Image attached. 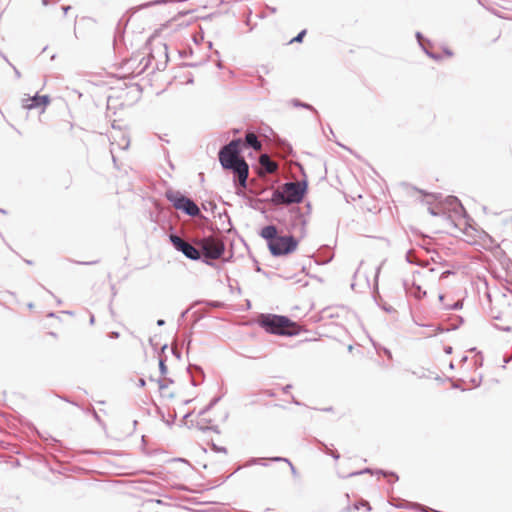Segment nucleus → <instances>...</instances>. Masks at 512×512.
<instances>
[{
	"mask_svg": "<svg viewBox=\"0 0 512 512\" xmlns=\"http://www.w3.org/2000/svg\"><path fill=\"white\" fill-rule=\"evenodd\" d=\"M428 212L433 216H438L442 212V208L439 207H429Z\"/></svg>",
	"mask_w": 512,
	"mask_h": 512,
	"instance_id": "nucleus-35",
	"label": "nucleus"
},
{
	"mask_svg": "<svg viewBox=\"0 0 512 512\" xmlns=\"http://www.w3.org/2000/svg\"><path fill=\"white\" fill-rule=\"evenodd\" d=\"M403 287L407 294L415 297L416 299H422L426 296V291L422 290L421 286L414 281L409 283L407 280H404Z\"/></svg>",
	"mask_w": 512,
	"mask_h": 512,
	"instance_id": "nucleus-15",
	"label": "nucleus"
},
{
	"mask_svg": "<svg viewBox=\"0 0 512 512\" xmlns=\"http://www.w3.org/2000/svg\"><path fill=\"white\" fill-rule=\"evenodd\" d=\"M483 364V357H482V353L481 352H478L476 357H475V365L476 366H482Z\"/></svg>",
	"mask_w": 512,
	"mask_h": 512,
	"instance_id": "nucleus-37",
	"label": "nucleus"
},
{
	"mask_svg": "<svg viewBox=\"0 0 512 512\" xmlns=\"http://www.w3.org/2000/svg\"><path fill=\"white\" fill-rule=\"evenodd\" d=\"M208 445L210 446L211 450L216 452V453L227 454V448L224 447V446H219V445L215 444L213 441H210L208 443Z\"/></svg>",
	"mask_w": 512,
	"mask_h": 512,
	"instance_id": "nucleus-25",
	"label": "nucleus"
},
{
	"mask_svg": "<svg viewBox=\"0 0 512 512\" xmlns=\"http://www.w3.org/2000/svg\"><path fill=\"white\" fill-rule=\"evenodd\" d=\"M452 351H453V348H452L451 346H445V347H444V352H445L446 354H448V355H449V354H451V353H452Z\"/></svg>",
	"mask_w": 512,
	"mask_h": 512,
	"instance_id": "nucleus-52",
	"label": "nucleus"
},
{
	"mask_svg": "<svg viewBox=\"0 0 512 512\" xmlns=\"http://www.w3.org/2000/svg\"><path fill=\"white\" fill-rule=\"evenodd\" d=\"M291 104L296 108H303L312 111L318 116V111L309 103L303 102L297 98L291 100Z\"/></svg>",
	"mask_w": 512,
	"mask_h": 512,
	"instance_id": "nucleus-20",
	"label": "nucleus"
},
{
	"mask_svg": "<svg viewBox=\"0 0 512 512\" xmlns=\"http://www.w3.org/2000/svg\"><path fill=\"white\" fill-rule=\"evenodd\" d=\"M162 48H163V52L165 54L166 59H168V47H167V45L163 44Z\"/></svg>",
	"mask_w": 512,
	"mask_h": 512,
	"instance_id": "nucleus-54",
	"label": "nucleus"
},
{
	"mask_svg": "<svg viewBox=\"0 0 512 512\" xmlns=\"http://www.w3.org/2000/svg\"><path fill=\"white\" fill-rule=\"evenodd\" d=\"M268 460L271 462H285L289 465L292 475L294 477H296L298 475L295 466L292 464V462L288 458L275 456V457L269 458Z\"/></svg>",
	"mask_w": 512,
	"mask_h": 512,
	"instance_id": "nucleus-21",
	"label": "nucleus"
},
{
	"mask_svg": "<svg viewBox=\"0 0 512 512\" xmlns=\"http://www.w3.org/2000/svg\"><path fill=\"white\" fill-rule=\"evenodd\" d=\"M462 307H463V303L461 301H456L451 305H445L443 308L445 310L450 311V310H460V309H462Z\"/></svg>",
	"mask_w": 512,
	"mask_h": 512,
	"instance_id": "nucleus-29",
	"label": "nucleus"
},
{
	"mask_svg": "<svg viewBox=\"0 0 512 512\" xmlns=\"http://www.w3.org/2000/svg\"><path fill=\"white\" fill-rule=\"evenodd\" d=\"M168 345L164 344L161 348L162 354L159 356V372L162 376H165L168 373V367L166 365L167 356L165 355V350Z\"/></svg>",
	"mask_w": 512,
	"mask_h": 512,
	"instance_id": "nucleus-19",
	"label": "nucleus"
},
{
	"mask_svg": "<svg viewBox=\"0 0 512 512\" xmlns=\"http://www.w3.org/2000/svg\"><path fill=\"white\" fill-rule=\"evenodd\" d=\"M166 199L173 205V207L182 213L190 216L196 217L200 215V209L198 205L178 190L168 189L165 192Z\"/></svg>",
	"mask_w": 512,
	"mask_h": 512,
	"instance_id": "nucleus-7",
	"label": "nucleus"
},
{
	"mask_svg": "<svg viewBox=\"0 0 512 512\" xmlns=\"http://www.w3.org/2000/svg\"><path fill=\"white\" fill-rule=\"evenodd\" d=\"M511 360V357H508V356H504V364H507L509 363ZM503 368H505V365H503Z\"/></svg>",
	"mask_w": 512,
	"mask_h": 512,
	"instance_id": "nucleus-61",
	"label": "nucleus"
},
{
	"mask_svg": "<svg viewBox=\"0 0 512 512\" xmlns=\"http://www.w3.org/2000/svg\"><path fill=\"white\" fill-rule=\"evenodd\" d=\"M373 298L376 302V304L385 312L387 313H393L396 312V310L382 299V297L379 294L378 291V284H374V292H373Z\"/></svg>",
	"mask_w": 512,
	"mask_h": 512,
	"instance_id": "nucleus-18",
	"label": "nucleus"
},
{
	"mask_svg": "<svg viewBox=\"0 0 512 512\" xmlns=\"http://www.w3.org/2000/svg\"><path fill=\"white\" fill-rule=\"evenodd\" d=\"M389 503L395 508L412 509L421 512H435V510L430 507L423 506L419 503L408 502L400 497H392Z\"/></svg>",
	"mask_w": 512,
	"mask_h": 512,
	"instance_id": "nucleus-11",
	"label": "nucleus"
},
{
	"mask_svg": "<svg viewBox=\"0 0 512 512\" xmlns=\"http://www.w3.org/2000/svg\"><path fill=\"white\" fill-rule=\"evenodd\" d=\"M187 372L190 375L191 384L193 386L196 387L204 381L205 373L201 366L196 364H189L187 367Z\"/></svg>",
	"mask_w": 512,
	"mask_h": 512,
	"instance_id": "nucleus-14",
	"label": "nucleus"
},
{
	"mask_svg": "<svg viewBox=\"0 0 512 512\" xmlns=\"http://www.w3.org/2000/svg\"><path fill=\"white\" fill-rule=\"evenodd\" d=\"M383 264H385V261H382V264H380V265L376 268L375 284H378V277H379L380 270H381V267H382V265H383Z\"/></svg>",
	"mask_w": 512,
	"mask_h": 512,
	"instance_id": "nucleus-39",
	"label": "nucleus"
},
{
	"mask_svg": "<svg viewBox=\"0 0 512 512\" xmlns=\"http://www.w3.org/2000/svg\"><path fill=\"white\" fill-rule=\"evenodd\" d=\"M457 319H458V324L453 325L451 329H444L443 327L439 326V327L437 328V332H438V333H443L444 331H449V330H456V329H458V328H459V326L464 322V320H463V318H462L461 316H458V317H457Z\"/></svg>",
	"mask_w": 512,
	"mask_h": 512,
	"instance_id": "nucleus-28",
	"label": "nucleus"
},
{
	"mask_svg": "<svg viewBox=\"0 0 512 512\" xmlns=\"http://www.w3.org/2000/svg\"><path fill=\"white\" fill-rule=\"evenodd\" d=\"M306 34H307V30L306 29L301 30L295 37H293L289 41V44L303 42V39L306 36Z\"/></svg>",
	"mask_w": 512,
	"mask_h": 512,
	"instance_id": "nucleus-24",
	"label": "nucleus"
},
{
	"mask_svg": "<svg viewBox=\"0 0 512 512\" xmlns=\"http://www.w3.org/2000/svg\"><path fill=\"white\" fill-rule=\"evenodd\" d=\"M292 403L296 404V405H301L302 403L300 401H298L294 396H292Z\"/></svg>",
	"mask_w": 512,
	"mask_h": 512,
	"instance_id": "nucleus-60",
	"label": "nucleus"
},
{
	"mask_svg": "<svg viewBox=\"0 0 512 512\" xmlns=\"http://www.w3.org/2000/svg\"><path fill=\"white\" fill-rule=\"evenodd\" d=\"M159 390H164L168 387L169 384H173L174 380L172 378L166 377L165 379L157 380Z\"/></svg>",
	"mask_w": 512,
	"mask_h": 512,
	"instance_id": "nucleus-23",
	"label": "nucleus"
},
{
	"mask_svg": "<svg viewBox=\"0 0 512 512\" xmlns=\"http://www.w3.org/2000/svg\"><path fill=\"white\" fill-rule=\"evenodd\" d=\"M361 507H365L367 511L371 510V506H370L369 502H367V501H360V502L354 503L355 510H359Z\"/></svg>",
	"mask_w": 512,
	"mask_h": 512,
	"instance_id": "nucleus-32",
	"label": "nucleus"
},
{
	"mask_svg": "<svg viewBox=\"0 0 512 512\" xmlns=\"http://www.w3.org/2000/svg\"><path fill=\"white\" fill-rule=\"evenodd\" d=\"M308 191L306 179L301 182H285L281 189L273 190L268 202L274 206L283 204H298L302 202Z\"/></svg>",
	"mask_w": 512,
	"mask_h": 512,
	"instance_id": "nucleus-5",
	"label": "nucleus"
},
{
	"mask_svg": "<svg viewBox=\"0 0 512 512\" xmlns=\"http://www.w3.org/2000/svg\"><path fill=\"white\" fill-rule=\"evenodd\" d=\"M80 265H94L99 263V260H93V261H79L77 262Z\"/></svg>",
	"mask_w": 512,
	"mask_h": 512,
	"instance_id": "nucleus-40",
	"label": "nucleus"
},
{
	"mask_svg": "<svg viewBox=\"0 0 512 512\" xmlns=\"http://www.w3.org/2000/svg\"><path fill=\"white\" fill-rule=\"evenodd\" d=\"M50 102L51 99L49 95H39L36 93L34 96L23 100V108L27 110L41 109V112H44Z\"/></svg>",
	"mask_w": 512,
	"mask_h": 512,
	"instance_id": "nucleus-10",
	"label": "nucleus"
},
{
	"mask_svg": "<svg viewBox=\"0 0 512 512\" xmlns=\"http://www.w3.org/2000/svg\"><path fill=\"white\" fill-rule=\"evenodd\" d=\"M329 455L335 460L340 458V454L337 451H330Z\"/></svg>",
	"mask_w": 512,
	"mask_h": 512,
	"instance_id": "nucleus-44",
	"label": "nucleus"
},
{
	"mask_svg": "<svg viewBox=\"0 0 512 512\" xmlns=\"http://www.w3.org/2000/svg\"><path fill=\"white\" fill-rule=\"evenodd\" d=\"M145 385H146V381H145V379L140 378V379L138 380V386H139V387H144Z\"/></svg>",
	"mask_w": 512,
	"mask_h": 512,
	"instance_id": "nucleus-53",
	"label": "nucleus"
},
{
	"mask_svg": "<svg viewBox=\"0 0 512 512\" xmlns=\"http://www.w3.org/2000/svg\"><path fill=\"white\" fill-rule=\"evenodd\" d=\"M415 37H416L420 47H423L425 45V43L430 45V40L424 38V36L421 32H416Z\"/></svg>",
	"mask_w": 512,
	"mask_h": 512,
	"instance_id": "nucleus-30",
	"label": "nucleus"
},
{
	"mask_svg": "<svg viewBox=\"0 0 512 512\" xmlns=\"http://www.w3.org/2000/svg\"><path fill=\"white\" fill-rule=\"evenodd\" d=\"M191 342H192V338H191V334L188 336V339H187V351L189 350L190 348V345H191Z\"/></svg>",
	"mask_w": 512,
	"mask_h": 512,
	"instance_id": "nucleus-57",
	"label": "nucleus"
},
{
	"mask_svg": "<svg viewBox=\"0 0 512 512\" xmlns=\"http://www.w3.org/2000/svg\"><path fill=\"white\" fill-rule=\"evenodd\" d=\"M305 208V212L298 206H292L285 211L280 210L274 219L282 227V231H286L289 235L298 232V239H303L306 236L307 215L311 213V204L308 202Z\"/></svg>",
	"mask_w": 512,
	"mask_h": 512,
	"instance_id": "nucleus-3",
	"label": "nucleus"
},
{
	"mask_svg": "<svg viewBox=\"0 0 512 512\" xmlns=\"http://www.w3.org/2000/svg\"><path fill=\"white\" fill-rule=\"evenodd\" d=\"M405 260L409 263V264H414V265H417V266H422V264L420 262H418L416 260V258L413 257L412 255V250H408L406 255H405Z\"/></svg>",
	"mask_w": 512,
	"mask_h": 512,
	"instance_id": "nucleus-27",
	"label": "nucleus"
},
{
	"mask_svg": "<svg viewBox=\"0 0 512 512\" xmlns=\"http://www.w3.org/2000/svg\"><path fill=\"white\" fill-rule=\"evenodd\" d=\"M362 474H378V475H382L384 477H392L394 482L399 480L398 474L394 471H386L383 469H372L369 467L364 468L359 471L350 472L347 475H344L342 477L348 478V477H354V476H358V475H362Z\"/></svg>",
	"mask_w": 512,
	"mask_h": 512,
	"instance_id": "nucleus-12",
	"label": "nucleus"
},
{
	"mask_svg": "<svg viewBox=\"0 0 512 512\" xmlns=\"http://www.w3.org/2000/svg\"><path fill=\"white\" fill-rule=\"evenodd\" d=\"M10 66L13 68L16 78L19 79L21 77L20 71L13 64H10Z\"/></svg>",
	"mask_w": 512,
	"mask_h": 512,
	"instance_id": "nucleus-48",
	"label": "nucleus"
},
{
	"mask_svg": "<svg viewBox=\"0 0 512 512\" xmlns=\"http://www.w3.org/2000/svg\"><path fill=\"white\" fill-rule=\"evenodd\" d=\"M209 431H213V432H215L217 434H220V432H221L217 425H210L209 426Z\"/></svg>",
	"mask_w": 512,
	"mask_h": 512,
	"instance_id": "nucleus-43",
	"label": "nucleus"
},
{
	"mask_svg": "<svg viewBox=\"0 0 512 512\" xmlns=\"http://www.w3.org/2000/svg\"><path fill=\"white\" fill-rule=\"evenodd\" d=\"M195 246L201 253L199 261L211 267H215V260L221 258L226 250L224 242L212 234L197 238Z\"/></svg>",
	"mask_w": 512,
	"mask_h": 512,
	"instance_id": "nucleus-6",
	"label": "nucleus"
},
{
	"mask_svg": "<svg viewBox=\"0 0 512 512\" xmlns=\"http://www.w3.org/2000/svg\"><path fill=\"white\" fill-rule=\"evenodd\" d=\"M109 336L113 339H116L120 336V334L117 331H112V332H110Z\"/></svg>",
	"mask_w": 512,
	"mask_h": 512,
	"instance_id": "nucleus-50",
	"label": "nucleus"
},
{
	"mask_svg": "<svg viewBox=\"0 0 512 512\" xmlns=\"http://www.w3.org/2000/svg\"><path fill=\"white\" fill-rule=\"evenodd\" d=\"M265 460H266L265 458H251L249 460L248 465L259 464V465L267 466L268 464L265 462Z\"/></svg>",
	"mask_w": 512,
	"mask_h": 512,
	"instance_id": "nucleus-33",
	"label": "nucleus"
},
{
	"mask_svg": "<svg viewBox=\"0 0 512 512\" xmlns=\"http://www.w3.org/2000/svg\"><path fill=\"white\" fill-rule=\"evenodd\" d=\"M453 274V271L451 270H445L441 273L440 275V279H445L447 278L449 275Z\"/></svg>",
	"mask_w": 512,
	"mask_h": 512,
	"instance_id": "nucleus-41",
	"label": "nucleus"
},
{
	"mask_svg": "<svg viewBox=\"0 0 512 512\" xmlns=\"http://www.w3.org/2000/svg\"><path fill=\"white\" fill-rule=\"evenodd\" d=\"M320 445H321L320 446V450L322 452H324L325 454L329 455L330 450H329L328 446L325 443H323V442H321Z\"/></svg>",
	"mask_w": 512,
	"mask_h": 512,
	"instance_id": "nucleus-38",
	"label": "nucleus"
},
{
	"mask_svg": "<svg viewBox=\"0 0 512 512\" xmlns=\"http://www.w3.org/2000/svg\"><path fill=\"white\" fill-rule=\"evenodd\" d=\"M164 324H165V320H163V319H158L157 320V325L158 326H163Z\"/></svg>",
	"mask_w": 512,
	"mask_h": 512,
	"instance_id": "nucleus-63",
	"label": "nucleus"
},
{
	"mask_svg": "<svg viewBox=\"0 0 512 512\" xmlns=\"http://www.w3.org/2000/svg\"><path fill=\"white\" fill-rule=\"evenodd\" d=\"M163 3H166V1L165 0H155L153 2L148 3L146 6L159 5V4H163Z\"/></svg>",
	"mask_w": 512,
	"mask_h": 512,
	"instance_id": "nucleus-45",
	"label": "nucleus"
},
{
	"mask_svg": "<svg viewBox=\"0 0 512 512\" xmlns=\"http://www.w3.org/2000/svg\"><path fill=\"white\" fill-rule=\"evenodd\" d=\"M92 413H93V417H94V419H95L97 422L101 423V422H102V421H101V418H100V416L98 415V413L95 411V409H94V408H92Z\"/></svg>",
	"mask_w": 512,
	"mask_h": 512,
	"instance_id": "nucleus-47",
	"label": "nucleus"
},
{
	"mask_svg": "<svg viewBox=\"0 0 512 512\" xmlns=\"http://www.w3.org/2000/svg\"><path fill=\"white\" fill-rule=\"evenodd\" d=\"M240 140H231L222 146L218 152L219 162L224 170H229L237 175L235 185L245 188L249 176V165L239 157Z\"/></svg>",
	"mask_w": 512,
	"mask_h": 512,
	"instance_id": "nucleus-1",
	"label": "nucleus"
},
{
	"mask_svg": "<svg viewBox=\"0 0 512 512\" xmlns=\"http://www.w3.org/2000/svg\"><path fill=\"white\" fill-rule=\"evenodd\" d=\"M422 50L424 51V53L431 59H434L436 61L438 60H441L442 59V56L440 54H437V53H434L432 51H430L426 45H424L423 47H421Z\"/></svg>",
	"mask_w": 512,
	"mask_h": 512,
	"instance_id": "nucleus-26",
	"label": "nucleus"
},
{
	"mask_svg": "<svg viewBox=\"0 0 512 512\" xmlns=\"http://www.w3.org/2000/svg\"><path fill=\"white\" fill-rule=\"evenodd\" d=\"M205 304L208 306V307H211V308H221L223 307V303L220 302V301H205Z\"/></svg>",
	"mask_w": 512,
	"mask_h": 512,
	"instance_id": "nucleus-34",
	"label": "nucleus"
},
{
	"mask_svg": "<svg viewBox=\"0 0 512 512\" xmlns=\"http://www.w3.org/2000/svg\"><path fill=\"white\" fill-rule=\"evenodd\" d=\"M200 65L199 63H184L183 66L185 67H196Z\"/></svg>",
	"mask_w": 512,
	"mask_h": 512,
	"instance_id": "nucleus-55",
	"label": "nucleus"
},
{
	"mask_svg": "<svg viewBox=\"0 0 512 512\" xmlns=\"http://www.w3.org/2000/svg\"><path fill=\"white\" fill-rule=\"evenodd\" d=\"M258 324L269 334L295 336L300 333V325L284 315L261 314Z\"/></svg>",
	"mask_w": 512,
	"mask_h": 512,
	"instance_id": "nucleus-4",
	"label": "nucleus"
},
{
	"mask_svg": "<svg viewBox=\"0 0 512 512\" xmlns=\"http://www.w3.org/2000/svg\"><path fill=\"white\" fill-rule=\"evenodd\" d=\"M233 140H240V147H239V155L245 150V149H252L255 151L261 150L262 143L259 140L256 133L248 129L245 132L244 138H234Z\"/></svg>",
	"mask_w": 512,
	"mask_h": 512,
	"instance_id": "nucleus-9",
	"label": "nucleus"
},
{
	"mask_svg": "<svg viewBox=\"0 0 512 512\" xmlns=\"http://www.w3.org/2000/svg\"><path fill=\"white\" fill-rule=\"evenodd\" d=\"M291 389H292V385H291V384H287V385H285V386L282 388L283 392H284V393H286V394H287V393H289V391H290Z\"/></svg>",
	"mask_w": 512,
	"mask_h": 512,
	"instance_id": "nucleus-49",
	"label": "nucleus"
},
{
	"mask_svg": "<svg viewBox=\"0 0 512 512\" xmlns=\"http://www.w3.org/2000/svg\"><path fill=\"white\" fill-rule=\"evenodd\" d=\"M446 203L455 214L460 215L462 217L468 216L464 206L456 196L446 197Z\"/></svg>",
	"mask_w": 512,
	"mask_h": 512,
	"instance_id": "nucleus-16",
	"label": "nucleus"
},
{
	"mask_svg": "<svg viewBox=\"0 0 512 512\" xmlns=\"http://www.w3.org/2000/svg\"><path fill=\"white\" fill-rule=\"evenodd\" d=\"M221 396H215L213 397L210 402L203 408L200 410L199 412V416H202L204 414H206L207 412H209L211 409H213V407L221 400Z\"/></svg>",
	"mask_w": 512,
	"mask_h": 512,
	"instance_id": "nucleus-22",
	"label": "nucleus"
},
{
	"mask_svg": "<svg viewBox=\"0 0 512 512\" xmlns=\"http://www.w3.org/2000/svg\"><path fill=\"white\" fill-rule=\"evenodd\" d=\"M172 354H173L177 359H181V351H180L179 349L172 348Z\"/></svg>",
	"mask_w": 512,
	"mask_h": 512,
	"instance_id": "nucleus-42",
	"label": "nucleus"
},
{
	"mask_svg": "<svg viewBox=\"0 0 512 512\" xmlns=\"http://www.w3.org/2000/svg\"><path fill=\"white\" fill-rule=\"evenodd\" d=\"M471 382L473 383V385H474L475 387H478V386L480 385V383H481V378H480L479 380H477V379H475V378H472V379H471Z\"/></svg>",
	"mask_w": 512,
	"mask_h": 512,
	"instance_id": "nucleus-51",
	"label": "nucleus"
},
{
	"mask_svg": "<svg viewBox=\"0 0 512 512\" xmlns=\"http://www.w3.org/2000/svg\"><path fill=\"white\" fill-rule=\"evenodd\" d=\"M444 52H445V54H446V55H448V56H452V54H453V53H452V51H451L450 49H448V48H445V49H444Z\"/></svg>",
	"mask_w": 512,
	"mask_h": 512,
	"instance_id": "nucleus-62",
	"label": "nucleus"
},
{
	"mask_svg": "<svg viewBox=\"0 0 512 512\" xmlns=\"http://www.w3.org/2000/svg\"><path fill=\"white\" fill-rule=\"evenodd\" d=\"M325 318H333V315L329 313V309L327 308L321 311V316L318 320H322Z\"/></svg>",
	"mask_w": 512,
	"mask_h": 512,
	"instance_id": "nucleus-36",
	"label": "nucleus"
},
{
	"mask_svg": "<svg viewBox=\"0 0 512 512\" xmlns=\"http://www.w3.org/2000/svg\"><path fill=\"white\" fill-rule=\"evenodd\" d=\"M168 238L173 248L177 252L182 253L187 259L192 261H199L201 259V253L195 244L187 242L175 232L169 233Z\"/></svg>",
	"mask_w": 512,
	"mask_h": 512,
	"instance_id": "nucleus-8",
	"label": "nucleus"
},
{
	"mask_svg": "<svg viewBox=\"0 0 512 512\" xmlns=\"http://www.w3.org/2000/svg\"><path fill=\"white\" fill-rule=\"evenodd\" d=\"M333 257L334 254L332 253L331 249L328 246H324L319 251L315 259V263L318 265L328 264L329 262L332 261Z\"/></svg>",
	"mask_w": 512,
	"mask_h": 512,
	"instance_id": "nucleus-17",
	"label": "nucleus"
},
{
	"mask_svg": "<svg viewBox=\"0 0 512 512\" xmlns=\"http://www.w3.org/2000/svg\"><path fill=\"white\" fill-rule=\"evenodd\" d=\"M187 313H188V309H187V310H185V311H183V312L180 314V318H179V320H183V319L185 318V316H186V314H187Z\"/></svg>",
	"mask_w": 512,
	"mask_h": 512,
	"instance_id": "nucleus-58",
	"label": "nucleus"
},
{
	"mask_svg": "<svg viewBox=\"0 0 512 512\" xmlns=\"http://www.w3.org/2000/svg\"><path fill=\"white\" fill-rule=\"evenodd\" d=\"M452 388H454V389H460V390H462V391H465V388H462V387H461L459 384H457V383H453V384H452Z\"/></svg>",
	"mask_w": 512,
	"mask_h": 512,
	"instance_id": "nucleus-56",
	"label": "nucleus"
},
{
	"mask_svg": "<svg viewBox=\"0 0 512 512\" xmlns=\"http://www.w3.org/2000/svg\"><path fill=\"white\" fill-rule=\"evenodd\" d=\"M210 422H211V420H210V419H209V420H207V419H203V420H202V422H198V423H197L196 427H197L200 431H202V432H207V431H209V426H208V425H206L205 423H210Z\"/></svg>",
	"mask_w": 512,
	"mask_h": 512,
	"instance_id": "nucleus-31",
	"label": "nucleus"
},
{
	"mask_svg": "<svg viewBox=\"0 0 512 512\" xmlns=\"http://www.w3.org/2000/svg\"><path fill=\"white\" fill-rule=\"evenodd\" d=\"M467 360H468V356L464 355V356L461 358L460 363L464 364V363H466V362H467Z\"/></svg>",
	"mask_w": 512,
	"mask_h": 512,
	"instance_id": "nucleus-64",
	"label": "nucleus"
},
{
	"mask_svg": "<svg viewBox=\"0 0 512 512\" xmlns=\"http://www.w3.org/2000/svg\"><path fill=\"white\" fill-rule=\"evenodd\" d=\"M255 168L258 169L260 173H274L278 169V164L264 153L260 155Z\"/></svg>",
	"mask_w": 512,
	"mask_h": 512,
	"instance_id": "nucleus-13",
	"label": "nucleus"
},
{
	"mask_svg": "<svg viewBox=\"0 0 512 512\" xmlns=\"http://www.w3.org/2000/svg\"><path fill=\"white\" fill-rule=\"evenodd\" d=\"M259 235L266 241L270 254L273 257L287 256L296 251L300 239L294 235L279 234L275 225L264 226Z\"/></svg>",
	"mask_w": 512,
	"mask_h": 512,
	"instance_id": "nucleus-2",
	"label": "nucleus"
},
{
	"mask_svg": "<svg viewBox=\"0 0 512 512\" xmlns=\"http://www.w3.org/2000/svg\"><path fill=\"white\" fill-rule=\"evenodd\" d=\"M381 349L388 358H392V353L388 348L382 347Z\"/></svg>",
	"mask_w": 512,
	"mask_h": 512,
	"instance_id": "nucleus-46",
	"label": "nucleus"
},
{
	"mask_svg": "<svg viewBox=\"0 0 512 512\" xmlns=\"http://www.w3.org/2000/svg\"><path fill=\"white\" fill-rule=\"evenodd\" d=\"M266 395L269 396V397H275V393L271 390H267L266 391Z\"/></svg>",
	"mask_w": 512,
	"mask_h": 512,
	"instance_id": "nucleus-59",
	"label": "nucleus"
}]
</instances>
